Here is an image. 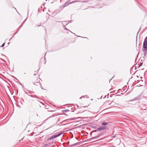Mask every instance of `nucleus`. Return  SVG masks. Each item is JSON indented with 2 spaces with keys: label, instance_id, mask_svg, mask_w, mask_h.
Returning a JSON list of instances; mask_svg holds the SVG:
<instances>
[{
  "label": "nucleus",
  "instance_id": "26",
  "mask_svg": "<svg viewBox=\"0 0 147 147\" xmlns=\"http://www.w3.org/2000/svg\"><path fill=\"white\" fill-rule=\"evenodd\" d=\"M64 115H67L66 114H64Z\"/></svg>",
  "mask_w": 147,
  "mask_h": 147
},
{
  "label": "nucleus",
  "instance_id": "9",
  "mask_svg": "<svg viewBox=\"0 0 147 147\" xmlns=\"http://www.w3.org/2000/svg\"><path fill=\"white\" fill-rule=\"evenodd\" d=\"M68 111H69L68 109H65L64 110H63L62 111V113H66Z\"/></svg>",
  "mask_w": 147,
  "mask_h": 147
},
{
  "label": "nucleus",
  "instance_id": "19",
  "mask_svg": "<svg viewBox=\"0 0 147 147\" xmlns=\"http://www.w3.org/2000/svg\"><path fill=\"white\" fill-rule=\"evenodd\" d=\"M140 30H141V28H140L138 32V33H137L138 34L139 32L140 31Z\"/></svg>",
  "mask_w": 147,
  "mask_h": 147
},
{
  "label": "nucleus",
  "instance_id": "10",
  "mask_svg": "<svg viewBox=\"0 0 147 147\" xmlns=\"http://www.w3.org/2000/svg\"><path fill=\"white\" fill-rule=\"evenodd\" d=\"M57 115V114H54L53 115H52L51 116H50V117H49L47 119L50 118H51V117H54L55 116H56Z\"/></svg>",
  "mask_w": 147,
  "mask_h": 147
},
{
  "label": "nucleus",
  "instance_id": "16",
  "mask_svg": "<svg viewBox=\"0 0 147 147\" xmlns=\"http://www.w3.org/2000/svg\"><path fill=\"white\" fill-rule=\"evenodd\" d=\"M79 144V143H76L75 144H74L73 146H75L77 144Z\"/></svg>",
  "mask_w": 147,
  "mask_h": 147
},
{
  "label": "nucleus",
  "instance_id": "1",
  "mask_svg": "<svg viewBox=\"0 0 147 147\" xmlns=\"http://www.w3.org/2000/svg\"><path fill=\"white\" fill-rule=\"evenodd\" d=\"M33 83L34 85L36 86L40 85L41 88L42 89H43L42 88V87L41 83H40L39 78H37L36 80V78H34L33 80Z\"/></svg>",
  "mask_w": 147,
  "mask_h": 147
},
{
  "label": "nucleus",
  "instance_id": "3",
  "mask_svg": "<svg viewBox=\"0 0 147 147\" xmlns=\"http://www.w3.org/2000/svg\"><path fill=\"white\" fill-rule=\"evenodd\" d=\"M63 134V133H59L57 134H56V135H53V136H52L51 137H50L49 138H48L47 139V140L48 141H49V140H52V139H53L54 138H56L59 136H60V135H61V134Z\"/></svg>",
  "mask_w": 147,
  "mask_h": 147
},
{
  "label": "nucleus",
  "instance_id": "22",
  "mask_svg": "<svg viewBox=\"0 0 147 147\" xmlns=\"http://www.w3.org/2000/svg\"><path fill=\"white\" fill-rule=\"evenodd\" d=\"M93 128H94V129H96V127H93Z\"/></svg>",
  "mask_w": 147,
  "mask_h": 147
},
{
  "label": "nucleus",
  "instance_id": "23",
  "mask_svg": "<svg viewBox=\"0 0 147 147\" xmlns=\"http://www.w3.org/2000/svg\"><path fill=\"white\" fill-rule=\"evenodd\" d=\"M60 121V119H59L58 120V121Z\"/></svg>",
  "mask_w": 147,
  "mask_h": 147
},
{
  "label": "nucleus",
  "instance_id": "18",
  "mask_svg": "<svg viewBox=\"0 0 147 147\" xmlns=\"http://www.w3.org/2000/svg\"><path fill=\"white\" fill-rule=\"evenodd\" d=\"M82 1V3H86V2H87L88 1Z\"/></svg>",
  "mask_w": 147,
  "mask_h": 147
},
{
  "label": "nucleus",
  "instance_id": "13",
  "mask_svg": "<svg viewBox=\"0 0 147 147\" xmlns=\"http://www.w3.org/2000/svg\"><path fill=\"white\" fill-rule=\"evenodd\" d=\"M49 145L48 144H45L43 145V146L44 147H46L47 146H48Z\"/></svg>",
  "mask_w": 147,
  "mask_h": 147
},
{
  "label": "nucleus",
  "instance_id": "24",
  "mask_svg": "<svg viewBox=\"0 0 147 147\" xmlns=\"http://www.w3.org/2000/svg\"><path fill=\"white\" fill-rule=\"evenodd\" d=\"M113 78V77H112V78L110 80V81H109V82H110V80H111Z\"/></svg>",
  "mask_w": 147,
  "mask_h": 147
},
{
  "label": "nucleus",
  "instance_id": "27",
  "mask_svg": "<svg viewBox=\"0 0 147 147\" xmlns=\"http://www.w3.org/2000/svg\"><path fill=\"white\" fill-rule=\"evenodd\" d=\"M111 103H111H110L109 104V105H110Z\"/></svg>",
  "mask_w": 147,
  "mask_h": 147
},
{
  "label": "nucleus",
  "instance_id": "8",
  "mask_svg": "<svg viewBox=\"0 0 147 147\" xmlns=\"http://www.w3.org/2000/svg\"><path fill=\"white\" fill-rule=\"evenodd\" d=\"M108 123L106 122H103L102 123V124L103 125H106L108 124Z\"/></svg>",
  "mask_w": 147,
  "mask_h": 147
},
{
  "label": "nucleus",
  "instance_id": "17",
  "mask_svg": "<svg viewBox=\"0 0 147 147\" xmlns=\"http://www.w3.org/2000/svg\"><path fill=\"white\" fill-rule=\"evenodd\" d=\"M62 124H61V122L60 123H59L58 124V125H59L60 126H61V125Z\"/></svg>",
  "mask_w": 147,
  "mask_h": 147
},
{
  "label": "nucleus",
  "instance_id": "2",
  "mask_svg": "<svg viewBox=\"0 0 147 147\" xmlns=\"http://www.w3.org/2000/svg\"><path fill=\"white\" fill-rule=\"evenodd\" d=\"M142 94L143 93H141L140 95L137 96V97H135L133 99L131 100L130 101H134L138 100L143 98L144 97L142 95Z\"/></svg>",
  "mask_w": 147,
  "mask_h": 147
},
{
  "label": "nucleus",
  "instance_id": "29",
  "mask_svg": "<svg viewBox=\"0 0 147 147\" xmlns=\"http://www.w3.org/2000/svg\"><path fill=\"white\" fill-rule=\"evenodd\" d=\"M74 119H71V120Z\"/></svg>",
  "mask_w": 147,
  "mask_h": 147
},
{
  "label": "nucleus",
  "instance_id": "15",
  "mask_svg": "<svg viewBox=\"0 0 147 147\" xmlns=\"http://www.w3.org/2000/svg\"><path fill=\"white\" fill-rule=\"evenodd\" d=\"M5 44V43H3V44L1 46V47H3L4 46Z\"/></svg>",
  "mask_w": 147,
  "mask_h": 147
},
{
  "label": "nucleus",
  "instance_id": "20",
  "mask_svg": "<svg viewBox=\"0 0 147 147\" xmlns=\"http://www.w3.org/2000/svg\"><path fill=\"white\" fill-rule=\"evenodd\" d=\"M97 131V129H96V130H94V131H93V132H96Z\"/></svg>",
  "mask_w": 147,
  "mask_h": 147
},
{
  "label": "nucleus",
  "instance_id": "5",
  "mask_svg": "<svg viewBox=\"0 0 147 147\" xmlns=\"http://www.w3.org/2000/svg\"><path fill=\"white\" fill-rule=\"evenodd\" d=\"M70 0H68L63 5V7H66L68 6L69 4H71L70 3Z\"/></svg>",
  "mask_w": 147,
  "mask_h": 147
},
{
  "label": "nucleus",
  "instance_id": "4",
  "mask_svg": "<svg viewBox=\"0 0 147 147\" xmlns=\"http://www.w3.org/2000/svg\"><path fill=\"white\" fill-rule=\"evenodd\" d=\"M143 47L145 49L147 50V40L144 39L143 43Z\"/></svg>",
  "mask_w": 147,
  "mask_h": 147
},
{
  "label": "nucleus",
  "instance_id": "14",
  "mask_svg": "<svg viewBox=\"0 0 147 147\" xmlns=\"http://www.w3.org/2000/svg\"><path fill=\"white\" fill-rule=\"evenodd\" d=\"M67 120H64L63 121H62L61 122V124H63V123L64 122H65Z\"/></svg>",
  "mask_w": 147,
  "mask_h": 147
},
{
  "label": "nucleus",
  "instance_id": "25",
  "mask_svg": "<svg viewBox=\"0 0 147 147\" xmlns=\"http://www.w3.org/2000/svg\"><path fill=\"white\" fill-rule=\"evenodd\" d=\"M40 26V25H38V27H39V26Z\"/></svg>",
  "mask_w": 147,
  "mask_h": 147
},
{
  "label": "nucleus",
  "instance_id": "11",
  "mask_svg": "<svg viewBox=\"0 0 147 147\" xmlns=\"http://www.w3.org/2000/svg\"><path fill=\"white\" fill-rule=\"evenodd\" d=\"M57 115V114H54L53 115H52L51 116H50V117H49L47 119L50 118H51V117H54L55 116H56Z\"/></svg>",
  "mask_w": 147,
  "mask_h": 147
},
{
  "label": "nucleus",
  "instance_id": "21",
  "mask_svg": "<svg viewBox=\"0 0 147 147\" xmlns=\"http://www.w3.org/2000/svg\"><path fill=\"white\" fill-rule=\"evenodd\" d=\"M145 39H146V40H147V36L145 38Z\"/></svg>",
  "mask_w": 147,
  "mask_h": 147
},
{
  "label": "nucleus",
  "instance_id": "12",
  "mask_svg": "<svg viewBox=\"0 0 147 147\" xmlns=\"http://www.w3.org/2000/svg\"><path fill=\"white\" fill-rule=\"evenodd\" d=\"M80 2V1H73L71 3H74L75 2Z\"/></svg>",
  "mask_w": 147,
  "mask_h": 147
},
{
  "label": "nucleus",
  "instance_id": "28",
  "mask_svg": "<svg viewBox=\"0 0 147 147\" xmlns=\"http://www.w3.org/2000/svg\"><path fill=\"white\" fill-rule=\"evenodd\" d=\"M59 22V21H58V22Z\"/></svg>",
  "mask_w": 147,
  "mask_h": 147
},
{
  "label": "nucleus",
  "instance_id": "7",
  "mask_svg": "<svg viewBox=\"0 0 147 147\" xmlns=\"http://www.w3.org/2000/svg\"><path fill=\"white\" fill-rule=\"evenodd\" d=\"M100 136V135H99L98 136H96L94 137H92V138L88 139V141H91V140H92V139H97L98 138H99Z\"/></svg>",
  "mask_w": 147,
  "mask_h": 147
},
{
  "label": "nucleus",
  "instance_id": "6",
  "mask_svg": "<svg viewBox=\"0 0 147 147\" xmlns=\"http://www.w3.org/2000/svg\"><path fill=\"white\" fill-rule=\"evenodd\" d=\"M107 129V127L106 126H102L97 129V131H100L102 130L106 129Z\"/></svg>",
  "mask_w": 147,
  "mask_h": 147
}]
</instances>
